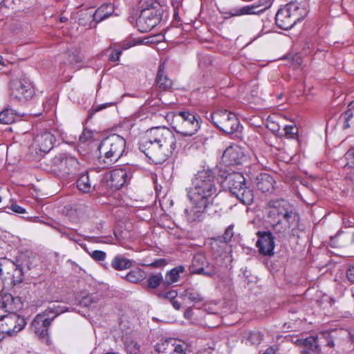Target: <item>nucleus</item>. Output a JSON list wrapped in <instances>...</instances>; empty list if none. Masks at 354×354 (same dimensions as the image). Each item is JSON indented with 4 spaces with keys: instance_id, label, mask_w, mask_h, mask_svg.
<instances>
[{
    "instance_id": "1",
    "label": "nucleus",
    "mask_w": 354,
    "mask_h": 354,
    "mask_svg": "<svg viewBox=\"0 0 354 354\" xmlns=\"http://www.w3.org/2000/svg\"><path fill=\"white\" fill-rule=\"evenodd\" d=\"M176 147L174 133L167 127H153L139 144L140 150L155 164L163 163Z\"/></svg>"
},
{
    "instance_id": "2",
    "label": "nucleus",
    "mask_w": 354,
    "mask_h": 354,
    "mask_svg": "<svg viewBox=\"0 0 354 354\" xmlns=\"http://www.w3.org/2000/svg\"><path fill=\"white\" fill-rule=\"evenodd\" d=\"M268 222L278 234H285L297 225L299 216L292 205L284 200L270 201L267 204Z\"/></svg>"
},
{
    "instance_id": "3",
    "label": "nucleus",
    "mask_w": 354,
    "mask_h": 354,
    "mask_svg": "<svg viewBox=\"0 0 354 354\" xmlns=\"http://www.w3.org/2000/svg\"><path fill=\"white\" fill-rule=\"evenodd\" d=\"M216 193L217 188L213 173L209 170H203L198 171L193 179L188 196L190 201L213 207V198Z\"/></svg>"
},
{
    "instance_id": "4",
    "label": "nucleus",
    "mask_w": 354,
    "mask_h": 354,
    "mask_svg": "<svg viewBox=\"0 0 354 354\" xmlns=\"http://www.w3.org/2000/svg\"><path fill=\"white\" fill-rule=\"evenodd\" d=\"M126 140L120 136L113 134L104 139L98 147V164L106 168L116 162L125 151Z\"/></svg>"
},
{
    "instance_id": "5",
    "label": "nucleus",
    "mask_w": 354,
    "mask_h": 354,
    "mask_svg": "<svg viewBox=\"0 0 354 354\" xmlns=\"http://www.w3.org/2000/svg\"><path fill=\"white\" fill-rule=\"evenodd\" d=\"M24 268H30L28 256L21 253L19 254L15 261L6 257L0 259V277L10 286H15L24 280Z\"/></svg>"
},
{
    "instance_id": "6",
    "label": "nucleus",
    "mask_w": 354,
    "mask_h": 354,
    "mask_svg": "<svg viewBox=\"0 0 354 354\" xmlns=\"http://www.w3.org/2000/svg\"><path fill=\"white\" fill-rule=\"evenodd\" d=\"M201 118L194 111L184 110L172 113L171 127L183 136H194L201 129Z\"/></svg>"
},
{
    "instance_id": "7",
    "label": "nucleus",
    "mask_w": 354,
    "mask_h": 354,
    "mask_svg": "<svg viewBox=\"0 0 354 354\" xmlns=\"http://www.w3.org/2000/svg\"><path fill=\"white\" fill-rule=\"evenodd\" d=\"M306 15L307 10L304 6L297 1H291L277 11L275 22L281 29L289 30L302 21Z\"/></svg>"
},
{
    "instance_id": "8",
    "label": "nucleus",
    "mask_w": 354,
    "mask_h": 354,
    "mask_svg": "<svg viewBox=\"0 0 354 354\" xmlns=\"http://www.w3.org/2000/svg\"><path fill=\"white\" fill-rule=\"evenodd\" d=\"M62 307L55 304L49 306L44 312L38 314L32 320L31 327L35 333L41 338L48 335V328L53 319L59 314L65 312Z\"/></svg>"
},
{
    "instance_id": "9",
    "label": "nucleus",
    "mask_w": 354,
    "mask_h": 354,
    "mask_svg": "<svg viewBox=\"0 0 354 354\" xmlns=\"http://www.w3.org/2000/svg\"><path fill=\"white\" fill-rule=\"evenodd\" d=\"M162 10L158 3H151L142 9L136 19L138 29L142 32H147L160 23Z\"/></svg>"
},
{
    "instance_id": "10",
    "label": "nucleus",
    "mask_w": 354,
    "mask_h": 354,
    "mask_svg": "<svg viewBox=\"0 0 354 354\" xmlns=\"http://www.w3.org/2000/svg\"><path fill=\"white\" fill-rule=\"evenodd\" d=\"M212 120L214 125L227 134H232L239 128V120L236 115L227 110H218L212 113Z\"/></svg>"
},
{
    "instance_id": "11",
    "label": "nucleus",
    "mask_w": 354,
    "mask_h": 354,
    "mask_svg": "<svg viewBox=\"0 0 354 354\" xmlns=\"http://www.w3.org/2000/svg\"><path fill=\"white\" fill-rule=\"evenodd\" d=\"M10 97L12 100L24 102L35 94L32 82L24 76L11 84Z\"/></svg>"
},
{
    "instance_id": "12",
    "label": "nucleus",
    "mask_w": 354,
    "mask_h": 354,
    "mask_svg": "<svg viewBox=\"0 0 354 354\" xmlns=\"http://www.w3.org/2000/svg\"><path fill=\"white\" fill-rule=\"evenodd\" d=\"M133 169L129 165L111 170L106 174L108 185L112 189H119L124 186L133 176Z\"/></svg>"
},
{
    "instance_id": "13",
    "label": "nucleus",
    "mask_w": 354,
    "mask_h": 354,
    "mask_svg": "<svg viewBox=\"0 0 354 354\" xmlns=\"http://www.w3.org/2000/svg\"><path fill=\"white\" fill-rule=\"evenodd\" d=\"M55 169L60 174L69 175L76 172L80 168L77 159L69 153H59L53 158Z\"/></svg>"
},
{
    "instance_id": "14",
    "label": "nucleus",
    "mask_w": 354,
    "mask_h": 354,
    "mask_svg": "<svg viewBox=\"0 0 354 354\" xmlns=\"http://www.w3.org/2000/svg\"><path fill=\"white\" fill-rule=\"evenodd\" d=\"M26 325V319L23 317L15 313L3 316L0 319V329L1 332L6 333L8 335L17 334Z\"/></svg>"
},
{
    "instance_id": "15",
    "label": "nucleus",
    "mask_w": 354,
    "mask_h": 354,
    "mask_svg": "<svg viewBox=\"0 0 354 354\" xmlns=\"http://www.w3.org/2000/svg\"><path fill=\"white\" fill-rule=\"evenodd\" d=\"M190 206L187 207L184 209V216L186 221L190 223L201 222L204 217L205 213L211 214V209L207 205L202 203H196L190 201Z\"/></svg>"
},
{
    "instance_id": "16",
    "label": "nucleus",
    "mask_w": 354,
    "mask_h": 354,
    "mask_svg": "<svg viewBox=\"0 0 354 354\" xmlns=\"http://www.w3.org/2000/svg\"><path fill=\"white\" fill-rule=\"evenodd\" d=\"M156 350L159 354H186L183 345L179 341L172 338L157 344Z\"/></svg>"
},
{
    "instance_id": "17",
    "label": "nucleus",
    "mask_w": 354,
    "mask_h": 354,
    "mask_svg": "<svg viewBox=\"0 0 354 354\" xmlns=\"http://www.w3.org/2000/svg\"><path fill=\"white\" fill-rule=\"evenodd\" d=\"M294 342L302 348L301 354L322 353V348L317 336H309L304 339L297 338Z\"/></svg>"
},
{
    "instance_id": "18",
    "label": "nucleus",
    "mask_w": 354,
    "mask_h": 354,
    "mask_svg": "<svg viewBox=\"0 0 354 354\" xmlns=\"http://www.w3.org/2000/svg\"><path fill=\"white\" fill-rule=\"evenodd\" d=\"M55 142V136L51 132L44 131L37 135L34 145L40 151L48 153L53 149Z\"/></svg>"
},
{
    "instance_id": "19",
    "label": "nucleus",
    "mask_w": 354,
    "mask_h": 354,
    "mask_svg": "<svg viewBox=\"0 0 354 354\" xmlns=\"http://www.w3.org/2000/svg\"><path fill=\"white\" fill-rule=\"evenodd\" d=\"M244 155L238 146H230L223 152L222 161L226 165H236L242 163Z\"/></svg>"
},
{
    "instance_id": "20",
    "label": "nucleus",
    "mask_w": 354,
    "mask_h": 354,
    "mask_svg": "<svg viewBox=\"0 0 354 354\" xmlns=\"http://www.w3.org/2000/svg\"><path fill=\"white\" fill-rule=\"evenodd\" d=\"M331 241L337 247H347L354 244V228L346 227L338 232Z\"/></svg>"
},
{
    "instance_id": "21",
    "label": "nucleus",
    "mask_w": 354,
    "mask_h": 354,
    "mask_svg": "<svg viewBox=\"0 0 354 354\" xmlns=\"http://www.w3.org/2000/svg\"><path fill=\"white\" fill-rule=\"evenodd\" d=\"M225 184L228 187L232 194H235L239 191H241V188H244L245 178L242 174L234 172L229 174L225 178Z\"/></svg>"
},
{
    "instance_id": "22",
    "label": "nucleus",
    "mask_w": 354,
    "mask_h": 354,
    "mask_svg": "<svg viewBox=\"0 0 354 354\" xmlns=\"http://www.w3.org/2000/svg\"><path fill=\"white\" fill-rule=\"evenodd\" d=\"M115 8L111 3L102 4L93 14V20L100 23L114 15Z\"/></svg>"
},
{
    "instance_id": "23",
    "label": "nucleus",
    "mask_w": 354,
    "mask_h": 354,
    "mask_svg": "<svg viewBox=\"0 0 354 354\" xmlns=\"http://www.w3.org/2000/svg\"><path fill=\"white\" fill-rule=\"evenodd\" d=\"M156 82L161 90L166 91L171 88L172 80L165 73V63L160 64L158 67Z\"/></svg>"
},
{
    "instance_id": "24",
    "label": "nucleus",
    "mask_w": 354,
    "mask_h": 354,
    "mask_svg": "<svg viewBox=\"0 0 354 354\" xmlns=\"http://www.w3.org/2000/svg\"><path fill=\"white\" fill-rule=\"evenodd\" d=\"M22 114L16 112L15 110L6 108L0 112V122L5 124H9L20 120Z\"/></svg>"
},
{
    "instance_id": "25",
    "label": "nucleus",
    "mask_w": 354,
    "mask_h": 354,
    "mask_svg": "<svg viewBox=\"0 0 354 354\" xmlns=\"http://www.w3.org/2000/svg\"><path fill=\"white\" fill-rule=\"evenodd\" d=\"M280 120H282V118L279 115L274 114L267 117V129L278 136L283 134V131H281Z\"/></svg>"
},
{
    "instance_id": "26",
    "label": "nucleus",
    "mask_w": 354,
    "mask_h": 354,
    "mask_svg": "<svg viewBox=\"0 0 354 354\" xmlns=\"http://www.w3.org/2000/svg\"><path fill=\"white\" fill-rule=\"evenodd\" d=\"M133 261L122 255H116L111 261V266L115 270H123L132 266Z\"/></svg>"
},
{
    "instance_id": "27",
    "label": "nucleus",
    "mask_w": 354,
    "mask_h": 354,
    "mask_svg": "<svg viewBox=\"0 0 354 354\" xmlns=\"http://www.w3.org/2000/svg\"><path fill=\"white\" fill-rule=\"evenodd\" d=\"M185 272V268L183 266L175 267L165 274L164 283L167 286L171 285L180 279V273Z\"/></svg>"
},
{
    "instance_id": "28",
    "label": "nucleus",
    "mask_w": 354,
    "mask_h": 354,
    "mask_svg": "<svg viewBox=\"0 0 354 354\" xmlns=\"http://www.w3.org/2000/svg\"><path fill=\"white\" fill-rule=\"evenodd\" d=\"M180 297L183 299H187L194 304H198L204 300L203 295L199 291L192 288L185 290V291L180 295Z\"/></svg>"
},
{
    "instance_id": "29",
    "label": "nucleus",
    "mask_w": 354,
    "mask_h": 354,
    "mask_svg": "<svg viewBox=\"0 0 354 354\" xmlns=\"http://www.w3.org/2000/svg\"><path fill=\"white\" fill-rule=\"evenodd\" d=\"M262 5H251L241 8L232 14V16H239L243 15H260L266 10V7L259 9Z\"/></svg>"
},
{
    "instance_id": "30",
    "label": "nucleus",
    "mask_w": 354,
    "mask_h": 354,
    "mask_svg": "<svg viewBox=\"0 0 354 354\" xmlns=\"http://www.w3.org/2000/svg\"><path fill=\"white\" fill-rule=\"evenodd\" d=\"M77 187L83 193H89L92 190V184L88 172L82 174L77 180Z\"/></svg>"
},
{
    "instance_id": "31",
    "label": "nucleus",
    "mask_w": 354,
    "mask_h": 354,
    "mask_svg": "<svg viewBox=\"0 0 354 354\" xmlns=\"http://www.w3.org/2000/svg\"><path fill=\"white\" fill-rule=\"evenodd\" d=\"M196 274H203L207 277H220V272L218 267L209 265L208 263L205 266V267H201V268L196 270Z\"/></svg>"
},
{
    "instance_id": "32",
    "label": "nucleus",
    "mask_w": 354,
    "mask_h": 354,
    "mask_svg": "<svg viewBox=\"0 0 354 354\" xmlns=\"http://www.w3.org/2000/svg\"><path fill=\"white\" fill-rule=\"evenodd\" d=\"M241 202L245 205L251 204L253 202L254 195L252 190L245 187L241 188V191H239L234 194Z\"/></svg>"
},
{
    "instance_id": "33",
    "label": "nucleus",
    "mask_w": 354,
    "mask_h": 354,
    "mask_svg": "<svg viewBox=\"0 0 354 354\" xmlns=\"http://www.w3.org/2000/svg\"><path fill=\"white\" fill-rule=\"evenodd\" d=\"M145 277V272L142 269L138 268L128 272L124 279L131 283H137L142 281Z\"/></svg>"
},
{
    "instance_id": "34",
    "label": "nucleus",
    "mask_w": 354,
    "mask_h": 354,
    "mask_svg": "<svg viewBox=\"0 0 354 354\" xmlns=\"http://www.w3.org/2000/svg\"><path fill=\"white\" fill-rule=\"evenodd\" d=\"M249 123L254 127L255 131L263 135L265 133V122L260 115H253L250 118Z\"/></svg>"
},
{
    "instance_id": "35",
    "label": "nucleus",
    "mask_w": 354,
    "mask_h": 354,
    "mask_svg": "<svg viewBox=\"0 0 354 354\" xmlns=\"http://www.w3.org/2000/svg\"><path fill=\"white\" fill-rule=\"evenodd\" d=\"M207 264L206 259L205 256L201 254H198L193 257L192 263L191 266L192 272L194 274H196V270L201 268V267H205V266Z\"/></svg>"
},
{
    "instance_id": "36",
    "label": "nucleus",
    "mask_w": 354,
    "mask_h": 354,
    "mask_svg": "<svg viewBox=\"0 0 354 354\" xmlns=\"http://www.w3.org/2000/svg\"><path fill=\"white\" fill-rule=\"evenodd\" d=\"M124 345L128 354H139L140 352V344L133 339L126 340Z\"/></svg>"
},
{
    "instance_id": "37",
    "label": "nucleus",
    "mask_w": 354,
    "mask_h": 354,
    "mask_svg": "<svg viewBox=\"0 0 354 354\" xmlns=\"http://www.w3.org/2000/svg\"><path fill=\"white\" fill-rule=\"evenodd\" d=\"M162 275L161 273H156L150 275L147 279V286L149 288L155 289L157 288L162 281Z\"/></svg>"
},
{
    "instance_id": "38",
    "label": "nucleus",
    "mask_w": 354,
    "mask_h": 354,
    "mask_svg": "<svg viewBox=\"0 0 354 354\" xmlns=\"http://www.w3.org/2000/svg\"><path fill=\"white\" fill-rule=\"evenodd\" d=\"M259 239L256 243V246L259 248V252L266 255V250L263 246L264 239L266 238V231H259L257 233Z\"/></svg>"
},
{
    "instance_id": "39",
    "label": "nucleus",
    "mask_w": 354,
    "mask_h": 354,
    "mask_svg": "<svg viewBox=\"0 0 354 354\" xmlns=\"http://www.w3.org/2000/svg\"><path fill=\"white\" fill-rule=\"evenodd\" d=\"M267 256H272L274 254V237L270 231H267Z\"/></svg>"
},
{
    "instance_id": "40",
    "label": "nucleus",
    "mask_w": 354,
    "mask_h": 354,
    "mask_svg": "<svg viewBox=\"0 0 354 354\" xmlns=\"http://www.w3.org/2000/svg\"><path fill=\"white\" fill-rule=\"evenodd\" d=\"M283 131L286 136L294 138L298 133V129L295 125H286L283 127Z\"/></svg>"
},
{
    "instance_id": "41",
    "label": "nucleus",
    "mask_w": 354,
    "mask_h": 354,
    "mask_svg": "<svg viewBox=\"0 0 354 354\" xmlns=\"http://www.w3.org/2000/svg\"><path fill=\"white\" fill-rule=\"evenodd\" d=\"M344 159L346 160L344 167L349 168L354 167V149H350L344 155Z\"/></svg>"
},
{
    "instance_id": "42",
    "label": "nucleus",
    "mask_w": 354,
    "mask_h": 354,
    "mask_svg": "<svg viewBox=\"0 0 354 354\" xmlns=\"http://www.w3.org/2000/svg\"><path fill=\"white\" fill-rule=\"evenodd\" d=\"M89 255L96 261H104L106 257V252L102 250H93L91 252H89Z\"/></svg>"
},
{
    "instance_id": "43",
    "label": "nucleus",
    "mask_w": 354,
    "mask_h": 354,
    "mask_svg": "<svg viewBox=\"0 0 354 354\" xmlns=\"http://www.w3.org/2000/svg\"><path fill=\"white\" fill-rule=\"evenodd\" d=\"M177 295H178L177 292L174 290H169L167 292H159L157 294V296L158 298L168 299V300H169V301L174 299H176Z\"/></svg>"
},
{
    "instance_id": "44",
    "label": "nucleus",
    "mask_w": 354,
    "mask_h": 354,
    "mask_svg": "<svg viewBox=\"0 0 354 354\" xmlns=\"http://www.w3.org/2000/svg\"><path fill=\"white\" fill-rule=\"evenodd\" d=\"M97 301V297L93 295H87L81 300V304L84 306L90 307Z\"/></svg>"
},
{
    "instance_id": "45",
    "label": "nucleus",
    "mask_w": 354,
    "mask_h": 354,
    "mask_svg": "<svg viewBox=\"0 0 354 354\" xmlns=\"http://www.w3.org/2000/svg\"><path fill=\"white\" fill-rule=\"evenodd\" d=\"M93 135V134L92 131H91L88 129H84L83 130L82 134L79 137V140L81 142H86L92 138Z\"/></svg>"
},
{
    "instance_id": "46",
    "label": "nucleus",
    "mask_w": 354,
    "mask_h": 354,
    "mask_svg": "<svg viewBox=\"0 0 354 354\" xmlns=\"http://www.w3.org/2000/svg\"><path fill=\"white\" fill-rule=\"evenodd\" d=\"M343 115L344 118L343 129H346L350 127L349 120L353 118V113L351 110L348 109L343 113Z\"/></svg>"
},
{
    "instance_id": "47",
    "label": "nucleus",
    "mask_w": 354,
    "mask_h": 354,
    "mask_svg": "<svg viewBox=\"0 0 354 354\" xmlns=\"http://www.w3.org/2000/svg\"><path fill=\"white\" fill-rule=\"evenodd\" d=\"M216 305H217V302H216V301L211 302V303H205L203 304V308H204V310L205 311H207L208 313L214 314V313H216Z\"/></svg>"
},
{
    "instance_id": "48",
    "label": "nucleus",
    "mask_w": 354,
    "mask_h": 354,
    "mask_svg": "<svg viewBox=\"0 0 354 354\" xmlns=\"http://www.w3.org/2000/svg\"><path fill=\"white\" fill-rule=\"evenodd\" d=\"M233 235H234L233 225H230L227 227V229L225 231V233L223 234V239L225 241V242H227L231 240Z\"/></svg>"
},
{
    "instance_id": "49",
    "label": "nucleus",
    "mask_w": 354,
    "mask_h": 354,
    "mask_svg": "<svg viewBox=\"0 0 354 354\" xmlns=\"http://www.w3.org/2000/svg\"><path fill=\"white\" fill-rule=\"evenodd\" d=\"M267 184L270 183L272 186L271 189L267 187V192H273L276 189L277 187L275 185L277 184L276 181L274 180V178L272 176H270V175L267 174Z\"/></svg>"
},
{
    "instance_id": "50",
    "label": "nucleus",
    "mask_w": 354,
    "mask_h": 354,
    "mask_svg": "<svg viewBox=\"0 0 354 354\" xmlns=\"http://www.w3.org/2000/svg\"><path fill=\"white\" fill-rule=\"evenodd\" d=\"M167 264V261L165 259H159L156 260L153 263L149 265V266L155 267V268H160L163 267Z\"/></svg>"
},
{
    "instance_id": "51",
    "label": "nucleus",
    "mask_w": 354,
    "mask_h": 354,
    "mask_svg": "<svg viewBox=\"0 0 354 354\" xmlns=\"http://www.w3.org/2000/svg\"><path fill=\"white\" fill-rule=\"evenodd\" d=\"M122 50H115L114 52H113L110 57H109V59L111 61V62H116V61H118L120 59V55L122 54Z\"/></svg>"
},
{
    "instance_id": "52",
    "label": "nucleus",
    "mask_w": 354,
    "mask_h": 354,
    "mask_svg": "<svg viewBox=\"0 0 354 354\" xmlns=\"http://www.w3.org/2000/svg\"><path fill=\"white\" fill-rule=\"evenodd\" d=\"M346 276L351 282L354 283V264L351 266L348 269Z\"/></svg>"
},
{
    "instance_id": "53",
    "label": "nucleus",
    "mask_w": 354,
    "mask_h": 354,
    "mask_svg": "<svg viewBox=\"0 0 354 354\" xmlns=\"http://www.w3.org/2000/svg\"><path fill=\"white\" fill-rule=\"evenodd\" d=\"M256 185L257 187L259 190H262V192H264V184L263 183V175L261 174L260 176H258L256 178Z\"/></svg>"
},
{
    "instance_id": "54",
    "label": "nucleus",
    "mask_w": 354,
    "mask_h": 354,
    "mask_svg": "<svg viewBox=\"0 0 354 354\" xmlns=\"http://www.w3.org/2000/svg\"><path fill=\"white\" fill-rule=\"evenodd\" d=\"M10 209L14 212L18 213V214H24L26 212V210L22 207L18 205L17 204H12L10 206Z\"/></svg>"
},
{
    "instance_id": "55",
    "label": "nucleus",
    "mask_w": 354,
    "mask_h": 354,
    "mask_svg": "<svg viewBox=\"0 0 354 354\" xmlns=\"http://www.w3.org/2000/svg\"><path fill=\"white\" fill-rule=\"evenodd\" d=\"M194 315L193 309L191 307L187 308L184 313V317L187 319H189Z\"/></svg>"
},
{
    "instance_id": "56",
    "label": "nucleus",
    "mask_w": 354,
    "mask_h": 354,
    "mask_svg": "<svg viewBox=\"0 0 354 354\" xmlns=\"http://www.w3.org/2000/svg\"><path fill=\"white\" fill-rule=\"evenodd\" d=\"M172 306L176 309V310H179L181 307V304L180 302H178L177 300H176L175 299H172L171 301H170Z\"/></svg>"
},
{
    "instance_id": "57",
    "label": "nucleus",
    "mask_w": 354,
    "mask_h": 354,
    "mask_svg": "<svg viewBox=\"0 0 354 354\" xmlns=\"http://www.w3.org/2000/svg\"><path fill=\"white\" fill-rule=\"evenodd\" d=\"M114 104L113 103H109V104H101L96 109H95V111H99L100 110H102L103 109L107 107V106H112Z\"/></svg>"
},
{
    "instance_id": "58",
    "label": "nucleus",
    "mask_w": 354,
    "mask_h": 354,
    "mask_svg": "<svg viewBox=\"0 0 354 354\" xmlns=\"http://www.w3.org/2000/svg\"><path fill=\"white\" fill-rule=\"evenodd\" d=\"M326 345L330 348H333L335 346L334 341L330 338V337H328Z\"/></svg>"
},
{
    "instance_id": "59",
    "label": "nucleus",
    "mask_w": 354,
    "mask_h": 354,
    "mask_svg": "<svg viewBox=\"0 0 354 354\" xmlns=\"http://www.w3.org/2000/svg\"><path fill=\"white\" fill-rule=\"evenodd\" d=\"M134 45V44H131V43H127V44H124L122 48V50H127V49H129V48H131V46H133Z\"/></svg>"
},
{
    "instance_id": "60",
    "label": "nucleus",
    "mask_w": 354,
    "mask_h": 354,
    "mask_svg": "<svg viewBox=\"0 0 354 354\" xmlns=\"http://www.w3.org/2000/svg\"><path fill=\"white\" fill-rule=\"evenodd\" d=\"M274 354V349L272 347H270L267 349V354Z\"/></svg>"
},
{
    "instance_id": "61",
    "label": "nucleus",
    "mask_w": 354,
    "mask_h": 354,
    "mask_svg": "<svg viewBox=\"0 0 354 354\" xmlns=\"http://www.w3.org/2000/svg\"><path fill=\"white\" fill-rule=\"evenodd\" d=\"M0 65H1L3 66H6V63L3 61V57L1 55H0Z\"/></svg>"
},
{
    "instance_id": "62",
    "label": "nucleus",
    "mask_w": 354,
    "mask_h": 354,
    "mask_svg": "<svg viewBox=\"0 0 354 354\" xmlns=\"http://www.w3.org/2000/svg\"><path fill=\"white\" fill-rule=\"evenodd\" d=\"M66 18H63V17H62V18L60 19V21H61L62 22H64V21H65V20H66Z\"/></svg>"
},
{
    "instance_id": "63",
    "label": "nucleus",
    "mask_w": 354,
    "mask_h": 354,
    "mask_svg": "<svg viewBox=\"0 0 354 354\" xmlns=\"http://www.w3.org/2000/svg\"><path fill=\"white\" fill-rule=\"evenodd\" d=\"M281 96H282V95H281V94H279V95H278V99H281Z\"/></svg>"
},
{
    "instance_id": "64",
    "label": "nucleus",
    "mask_w": 354,
    "mask_h": 354,
    "mask_svg": "<svg viewBox=\"0 0 354 354\" xmlns=\"http://www.w3.org/2000/svg\"><path fill=\"white\" fill-rule=\"evenodd\" d=\"M205 140L206 139H203V140L201 141L203 144L205 142Z\"/></svg>"
}]
</instances>
